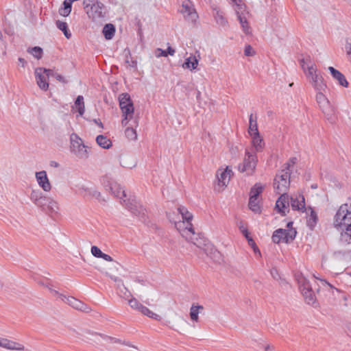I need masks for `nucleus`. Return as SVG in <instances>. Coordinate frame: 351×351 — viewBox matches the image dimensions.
Segmentation results:
<instances>
[{
	"label": "nucleus",
	"instance_id": "nucleus-1",
	"mask_svg": "<svg viewBox=\"0 0 351 351\" xmlns=\"http://www.w3.org/2000/svg\"><path fill=\"white\" fill-rule=\"evenodd\" d=\"M333 226L338 230H343L341 233V240L351 243V198L339 206L334 219Z\"/></svg>",
	"mask_w": 351,
	"mask_h": 351
},
{
	"label": "nucleus",
	"instance_id": "nucleus-2",
	"mask_svg": "<svg viewBox=\"0 0 351 351\" xmlns=\"http://www.w3.org/2000/svg\"><path fill=\"white\" fill-rule=\"evenodd\" d=\"M182 223H176V228L180 232L181 235L185 238V239L189 242L193 243L195 246L206 251L209 245L208 240L199 234H196L194 231L193 228L191 226L190 227H185L181 230Z\"/></svg>",
	"mask_w": 351,
	"mask_h": 351
},
{
	"label": "nucleus",
	"instance_id": "nucleus-3",
	"mask_svg": "<svg viewBox=\"0 0 351 351\" xmlns=\"http://www.w3.org/2000/svg\"><path fill=\"white\" fill-rule=\"evenodd\" d=\"M82 4L84 11L92 21H99L105 17V5L99 0H84Z\"/></svg>",
	"mask_w": 351,
	"mask_h": 351
},
{
	"label": "nucleus",
	"instance_id": "nucleus-4",
	"mask_svg": "<svg viewBox=\"0 0 351 351\" xmlns=\"http://www.w3.org/2000/svg\"><path fill=\"white\" fill-rule=\"evenodd\" d=\"M119 106L123 114L121 123L125 126L133 118L134 108L130 96L128 93H122L119 97Z\"/></svg>",
	"mask_w": 351,
	"mask_h": 351
},
{
	"label": "nucleus",
	"instance_id": "nucleus-5",
	"mask_svg": "<svg viewBox=\"0 0 351 351\" xmlns=\"http://www.w3.org/2000/svg\"><path fill=\"white\" fill-rule=\"evenodd\" d=\"M234 3V11L239 21L243 32L248 34L250 33V27L248 25L247 19L250 16V12L247 11L246 5L243 3L242 0H232Z\"/></svg>",
	"mask_w": 351,
	"mask_h": 351
},
{
	"label": "nucleus",
	"instance_id": "nucleus-6",
	"mask_svg": "<svg viewBox=\"0 0 351 351\" xmlns=\"http://www.w3.org/2000/svg\"><path fill=\"white\" fill-rule=\"evenodd\" d=\"M296 279L306 302L308 304L313 305L315 303L316 299L310 282L302 274L298 275Z\"/></svg>",
	"mask_w": 351,
	"mask_h": 351
},
{
	"label": "nucleus",
	"instance_id": "nucleus-7",
	"mask_svg": "<svg viewBox=\"0 0 351 351\" xmlns=\"http://www.w3.org/2000/svg\"><path fill=\"white\" fill-rule=\"evenodd\" d=\"M296 234L297 232L294 228L289 230L279 228L274 232L271 239L275 243L280 242L289 243L294 240Z\"/></svg>",
	"mask_w": 351,
	"mask_h": 351
},
{
	"label": "nucleus",
	"instance_id": "nucleus-8",
	"mask_svg": "<svg viewBox=\"0 0 351 351\" xmlns=\"http://www.w3.org/2000/svg\"><path fill=\"white\" fill-rule=\"evenodd\" d=\"M257 162L256 154L246 151L243 162L238 167L239 171L241 173L246 172L248 175L252 174L256 169Z\"/></svg>",
	"mask_w": 351,
	"mask_h": 351
},
{
	"label": "nucleus",
	"instance_id": "nucleus-9",
	"mask_svg": "<svg viewBox=\"0 0 351 351\" xmlns=\"http://www.w3.org/2000/svg\"><path fill=\"white\" fill-rule=\"evenodd\" d=\"M71 152L80 158L88 157L86 146L83 143L82 140L75 134L71 135Z\"/></svg>",
	"mask_w": 351,
	"mask_h": 351
},
{
	"label": "nucleus",
	"instance_id": "nucleus-10",
	"mask_svg": "<svg viewBox=\"0 0 351 351\" xmlns=\"http://www.w3.org/2000/svg\"><path fill=\"white\" fill-rule=\"evenodd\" d=\"M179 214L181 215L182 221H180V220L178 221L177 219L175 218V214L174 213H167V217L169 219L171 222H173L176 224V223L178 224L179 223H182L181 226V230L184 229L185 227H190L191 226L193 227V225L191 223V221L193 219V215L191 213H190L186 208L184 206H180L178 208Z\"/></svg>",
	"mask_w": 351,
	"mask_h": 351
},
{
	"label": "nucleus",
	"instance_id": "nucleus-11",
	"mask_svg": "<svg viewBox=\"0 0 351 351\" xmlns=\"http://www.w3.org/2000/svg\"><path fill=\"white\" fill-rule=\"evenodd\" d=\"M101 182L107 191H110L115 197L120 199L124 200L123 198L126 197L125 191L121 189L119 184L114 182L111 178L105 176L102 178Z\"/></svg>",
	"mask_w": 351,
	"mask_h": 351
},
{
	"label": "nucleus",
	"instance_id": "nucleus-12",
	"mask_svg": "<svg viewBox=\"0 0 351 351\" xmlns=\"http://www.w3.org/2000/svg\"><path fill=\"white\" fill-rule=\"evenodd\" d=\"M316 94V101L319 106V108L322 110V112L325 114L327 119L332 121V114H333V109L328 99V98L324 95V91H317Z\"/></svg>",
	"mask_w": 351,
	"mask_h": 351
},
{
	"label": "nucleus",
	"instance_id": "nucleus-13",
	"mask_svg": "<svg viewBox=\"0 0 351 351\" xmlns=\"http://www.w3.org/2000/svg\"><path fill=\"white\" fill-rule=\"evenodd\" d=\"M123 202L125 206L129 209L132 213L138 217V219L145 222L147 219L146 210L135 199H124Z\"/></svg>",
	"mask_w": 351,
	"mask_h": 351
},
{
	"label": "nucleus",
	"instance_id": "nucleus-14",
	"mask_svg": "<svg viewBox=\"0 0 351 351\" xmlns=\"http://www.w3.org/2000/svg\"><path fill=\"white\" fill-rule=\"evenodd\" d=\"M180 12L183 14L185 20L189 23L194 24L196 23L199 18L194 5L189 0L183 1Z\"/></svg>",
	"mask_w": 351,
	"mask_h": 351
},
{
	"label": "nucleus",
	"instance_id": "nucleus-15",
	"mask_svg": "<svg viewBox=\"0 0 351 351\" xmlns=\"http://www.w3.org/2000/svg\"><path fill=\"white\" fill-rule=\"evenodd\" d=\"M44 71H47V69L41 67L37 68L35 70V77L38 86L43 90H47L49 88V83L47 82V76Z\"/></svg>",
	"mask_w": 351,
	"mask_h": 351
},
{
	"label": "nucleus",
	"instance_id": "nucleus-16",
	"mask_svg": "<svg viewBox=\"0 0 351 351\" xmlns=\"http://www.w3.org/2000/svg\"><path fill=\"white\" fill-rule=\"evenodd\" d=\"M281 195L276 203V208L282 216L286 215V212H289V196L286 193H281Z\"/></svg>",
	"mask_w": 351,
	"mask_h": 351
},
{
	"label": "nucleus",
	"instance_id": "nucleus-17",
	"mask_svg": "<svg viewBox=\"0 0 351 351\" xmlns=\"http://www.w3.org/2000/svg\"><path fill=\"white\" fill-rule=\"evenodd\" d=\"M62 301L69 304L70 306H71L73 308L80 310L84 312H89L90 308L88 307L85 304H84L82 302L78 300L77 299L73 298V297H66V296H62Z\"/></svg>",
	"mask_w": 351,
	"mask_h": 351
},
{
	"label": "nucleus",
	"instance_id": "nucleus-18",
	"mask_svg": "<svg viewBox=\"0 0 351 351\" xmlns=\"http://www.w3.org/2000/svg\"><path fill=\"white\" fill-rule=\"evenodd\" d=\"M36 178L38 185L43 189V191L49 192L51 190V185L45 171L36 172Z\"/></svg>",
	"mask_w": 351,
	"mask_h": 351
},
{
	"label": "nucleus",
	"instance_id": "nucleus-19",
	"mask_svg": "<svg viewBox=\"0 0 351 351\" xmlns=\"http://www.w3.org/2000/svg\"><path fill=\"white\" fill-rule=\"evenodd\" d=\"M80 194L84 197L95 198L99 201H101V195L93 187L82 186L79 189Z\"/></svg>",
	"mask_w": 351,
	"mask_h": 351
},
{
	"label": "nucleus",
	"instance_id": "nucleus-20",
	"mask_svg": "<svg viewBox=\"0 0 351 351\" xmlns=\"http://www.w3.org/2000/svg\"><path fill=\"white\" fill-rule=\"evenodd\" d=\"M47 196L43 195L39 191L33 190L30 194V199L37 206L41 209H45V202H46Z\"/></svg>",
	"mask_w": 351,
	"mask_h": 351
},
{
	"label": "nucleus",
	"instance_id": "nucleus-21",
	"mask_svg": "<svg viewBox=\"0 0 351 351\" xmlns=\"http://www.w3.org/2000/svg\"><path fill=\"white\" fill-rule=\"evenodd\" d=\"M45 209L42 210L51 216L58 214L59 210L58 203L49 197H47L45 202Z\"/></svg>",
	"mask_w": 351,
	"mask_h": 351
},
{
	"label": "nucleus",
	"instance_id": "nucleus-22",
	"mask_svg": "<svg viewBox=\"0 0 351 351\" xmlns=\"http://www.w3.org/2000/svg\"><path fill=\"white\" fill-rule=\"evenodd\" d=\"M311 84L317 91L326 92L327 90V85L322 75L317 74L315 75L311 80Z\"/></svg>",
	"mask_w": 351,
	"mask_h": 351
},
{
	"label": "nucleus",
	"instance_id": "nucleus-23",
	"mask_svg": "<svg viewBox=\"0 0 351 351\" xmlns=\"http://www.w3.org/2000/svg\"><path fill=\"white\" fill-rule=\"evenodd\" d=\"M328 70L330 72L332 77L338 82L339 85L343 87L348 86L349 84L343 73L332 66H329Z\"/></svg>",
	"mask_w": 351,
	"mask_h": 351
},
{
	"label": "nucleus",
	"instance_id": "nucleus-24",
	"mask_svg": "<svg viewBox=\"0 0 351 351\" xmlns=\"http://www.w3.org/2000/svg\"><path fill=\"white\" fill-rule=\"evenodd\" d=\"M0 346L8 350H23L24 346L19 343L8 340L7 339L0 338Z\"/></svg>",
	"mask_w": 351,
	"mask_h": 351
},
{
	"label": "nucleus",
	"instance_id": "nucleus-25",
	"mask_svg": "<svg viewBox=\"0 0 351 351\" xmlns=\"http://www.w3.org/2000/svg\"><path fill=\"white\" fill-rule=\"evenodd\" d=\"M107 276H108L112 280H114L115 282H118V289L119 290V294L121 297L124 298H128L130 296V293L128 291V289L124 287L123 284L122 283V280L119 278L118 277H116L114 276H112L108 272L106 273Z\"/></svg>",
	"mask_w": 351,
	"mask_h": 351
},
{
	"label": "nucleus",
	"instance_id": "nucleus-26",
	"mask_svg": "<svg viewBox=\"0 0 351 351\" xmlns=\"http://www.w3.org/2000/svg\"><path fill=\"white\" fill-rule=\"evenodd\" d=\"M291 206L293 210L304 211L305 210V199L303 195L298 197H291Z\"/></svg>",
	"mask_w": 351,
	"mask_h": 351
},
{
	"label": "nucleus",
	"instance_id": "nucleus-27",
	"mask_svg": "<svg viewBox=\"0 0 351 351\" xmlns=\"http://www.w3.org/2000/svg\"><path fill=\"white\" fill-rule=\"evenodd\" d=\"M204 310V306L199 304H193L190 308L189 316L190 319L193 322H198L199 314Z\"/></svg>",
	"mask_w": 351,
	"mask_h": 351
},
{
	"label": "nucleus",
	"instance_id": "nucleus-28",
	"mask_svg": "<svg viewBox=\"0 0 351 351\" xmlns=\"http://www.w3.org/2000/svg\"><path fill=\"white\" fill-rule=\"evenodd\" d=\"M213 17L216 21V23L223 27H225L228 25V21L224 16L223 12L217 8H213Z\"/></svg>",
	"mask_w": 351,
	"mask_h": 351
},
{
	"label": "nucleus",
	"instance_id": "nucleus-29",
	"mask_svg": "<svg viewBox=\"0 0 351 351\" xmlns=\"http://www.w3.org/2000/svg\"><path fill=\"white\" fill-rule=\"evenodd\" d=\"M232 171L228 167L223 171L219 176H218L219 184L222 186H225L228 184L230 180L231 175H232Z\"/></svg>",
	"mask_w": 351,
	"mask_h": 351
},
{
	"label": "nucleus",
	"instance_id": "nucleus-30",
	"mask_svg": "<svg viewBox=\"0 0 351 351\" xmlns=\"http://www.w3.org/2000/svg\"><path fill=\"white\" fill-rule=\"evenodd\" d=\"M274 185V188L277 190L278 193H285L289 187L290 180H279V179L275 178Z\"/></svg>",
	"mask_w": 351,
	"mask_h": 351
},
{
	"label": "nucleus",
	"instance_id": "nucleus-31",
	"mask_svg": "<svg viewBox=\"0 0 351 351\" xmlns=\"http://www.w3.org/2000/svg\"><path fill=\"white\" fill-rule=\"evenodd\" d=\"M248 133L250 135H258L259 133L258 130L257 117L253 114L250 115Z\"/></svg>",
	"mask_w": 351,
	"mask_h": 351
},
{
	"label": "nucleus",
	"instance_id": "nucleus-32",
	"mask_svg": "<svg viewBox=\"0 0 351 351\" xmlns=\"http://www.w3.org/2000/svg\"><path fill=\"white\" fill-rule=\"evenodd\" d=\"M198 63L199 60L196 56L191 55L185 60V62L182 64V67L192 71L197 69Z\"/></svg>",
	"mask_w": 351,
	"mask_h": 351
},
{
	"label": "nucleus",
	"instance_id": "nucleus-33",
	"mask_svg": "<svg viewBox=\"0 0 351 351\" xmlns=\"http://www.w3.org/2000/svg\"><path fill=\"white\" fill-rule=\"evenodd\" d=\"M73 108H76L79 115L82 116L85 112V105L84 102V97L82 95L77 97Z\"/></svg>",
	"mask_w": 351,
	"mask_h": 351
},
{
	"label": "nucleus",
	"instance_id": "nucleus-34",
	"mask_svg": "<svg viewBox=\"0 0 351 351\" xmlns=\"http://www.w3.org/2000/svg\"><path fill=\"white\" fill-rule=\"evenodd\" d=\"M120 164L123 167L132 169L136 165L135 160L130 156H121L120 159Z\"/></svg>",
	"mask_w": 351,
	"mask_h": 351
},
{
	"label": "nucleus",
	"instance_id": "nucleus-35",
	"mask_svg": "<svg viewBox=\"0 0 351 351\" xmlns=\"http://www.w3.org/2000/svg\"><path fill=\"white\" fill-rule=\"evenodd\" d=\"M252 138V145L254 147L256 152H261L264 147V142L261 137L260 134L258 135H250Z\"/></svg>",
	"mask_w": 351,
	"mask_h": 351
},
{
	"label": "nucleus",
	"instance_id": "nucleus-36",
	"mask_svg": "<svg viewBox=\"0 0 351 351\" xmlns=\"http://www.w3.org/2000/svg\"><path fill=\"white\" fill-rule=\"evenodd\" d=\"M307 61H308L309 62L308 63V66H306V72L304 73H306L307 77H311V79H312L315 75H317L318 74L317 72V66L314 63L312 62L311 58H308L307 59Z\"/></svg>",
	"mask_w": 351,
	"mask_h": 351
},
{
	"label": "nucleus",
	"instance_id": "nucleus-37",
	"mask_svg": "<svg viewBox=\"0 0 351 351\" xmlns=\"http://www.w3.org/2000/svg\"><path fill=\"white\" fill-rule=\"evenodd\" d=\"M102 32L106 39L110 40L113 38L114 35L115 27L111 23L106 24L104 27Z\"/></svg>",
	"mask_w": 351,
	"mask_h": 351
},
{
	"label": "nucleus",
	"instance_id": "nucleus-38",
	"mask_svg": "<svg viewBox=\"0 0 351 351\" xmlns=\"http://www.w3.org/2000/svg\"><path fill=\"white\" fill-rule=\"evenodd\" d=\"M96 142L104 149H109L112 146L111 141L104 135L97 136L96 138Z\"/></svg>",
	"mask_w": 351,
	"mask_h": 351
},
{
	"label": "nucleus",
	"instance_id": "nucleus-39",
	"mask_svg": "<svg viewBox=\"0 0 351 351\" xmlns=\"http://www.w3.org/2000/svg\"><path fill=\"white\" fill-rule=\"evenodd\" d=\"M310 214L308 215L306 219L307 226L312 230L315 227L317 221V216L316 213L311 208H309Z\"/></svg>",
	"mask_w": 351,
	"mask_h": 351
},
{
	"label": "nucleus",
	"instance_id": "nucleus-40",
	"mask_svg": "<svg viewBox=\"0 0 351 351\" xmlns=\"http://www.w3.org/2000/svg\"><path fill=\"white\" fill-rule=\"evenodd\" d=\"M56 27L64 33L66 38L69 39L71 37V34L69 30L68 25L66 22L58 20L56 22Z\"/></svg>",
	"mask_w": 351,
	"mask_h": 351
},
{
	"label": "nucleus",
	"instance_id": "nucleus-41",
	"mask_svg": "<svg viewBox=\"0 0 351 351\" xmlns=\"http://www.w3.org/2000/svg\"><path fill=\"white\" fill-rule=\"evenodd\" d=\"M64 8L59 10V14L63 16H67L71 12L72 1L64 0L63 2Z\"/></svg>",
	"mask_w": 351,
	"mask_h": 351
},
{
	"label": "nucleus",
	"instance_id": "nucleus-42",
	"mask_svg": "<svg viewBox=\"0 0 351 351\" xmlns=\"http://www.w3.org/2000/svg\"><path fill=\"white\" fill-rule=\"evenodd\" d=\"M248 206L255 213H261V208L257 198L250 197Z\"/></svg>",
	"mask_w": 351,
	"mask_h": 351
},
{
	"label": "nucleus",
	"instance_id": "nucleus-43",
	"mask_svg": "<svg viewBox=\"0 0 351 351\" xmlns=\"http://www.w3.org/2000/svg\"><path fill=\"white\" fill-rule=\"evenodd\" d=\"M142 314L150 317V318H152V319H156V320H160V315H157L156 313L152 312L151 310H149L147 307L142 305L141 308L139 309V311Z\"/></svg>",
	"mask_w": 351,
	"mask_h": 351
},
{
	"label": "nucleus",
	"instance_id": "nucleus-44",
	"mask_svg": "<svg viewBox=\"0 0 351 351\" xmlns=\"http://www.w3.org/2000/svg\"><path fill=\"white\" fill-rule=\"evenodd\" d=\"M125 134L130 141H135L137 139V134L132 127H128L125 130Z\"/></svg>",
	"mask_w": 351,
	"mask_h": 351
},
{
	"label": "nucleus",
	"instance_id": "nucleus-45",
	"mask_svg": "<svg viewBox=\"0 0 351 351\" xmlns=\"http://www.w3.org/2000/svg\"><path fill=\"white\" fill-rule=\"evenodd\" d=\"M263 186L259 184H256L254 187L251 189L250 191V197H253L254 198L258 197V195L263 192Z\"/></svg>",
	"mask_w": 351,
	"mask_h": 351
},
{
	"label": "nucleus",
	"instance_id": "nucleus-46",
	"mask_svg": "<svg viewBox=\"0 0 351 351\" xmlns=\"http://www.w3.org/2000/svg\"><path fill=\"white\" fill-rule=\"evenodd\" d=\"M290 171L282 169L276 176L275 178L279 179V180H290Z\"/></svg>",
	"mask_w": 351,
	"mask_h": 351
},
{
	"label": "nucleus",
	"instance_id": "nucleus-47",
	"mask_svg": "<svg viewBox=\"0 0 351 351\" xmlns=\"http://www.w3.org/2000/svg\"><path fill=\"white\" fill-rule=\"evenodd\" d=\"M28 51L37 59L41 58L43 55V49L40 47H34L29 49Z\"/></svg>",
	"mask_w": 351,
	"mask_h": 351
},
{
	"label": "nucleus",
	"instance_id": "nucleus-48",
	"mask_svg": "<svg viewBox=\"0 0 351 351\" xmlns=\"http://www.w3.org/2000/svg\"><path fill=\"white\" fill-rule=\"evenodd\" d=\"M128 304L131 308L139 311V309L142 306V304H141L136 298H132L128 300Z\"/></svg>",
	"mask_w": 351,
	"mask_h": 351
},
{
	"label": "nucleus",
	"instance_id": "nucleus-49",
	"mask_svg": "<svg viewBox=\"0 0 351 351\" xmlns=\"http://www.w3.org/2000/svg\"><path fill=\"white\" fill-rule=\"evenodd\" d=\"M245 237L248 240L249 245L253 248L254 252L255 253L258 252L259 254H261L260 250H258V248L257 245H256L254 241L252 238H249L248 237V232H247V230L245 232Z\"/></svg>",
	"mask_w": 351,
	"mask_h": 351
},
{
	"label": "nucleus",
	"instance_id": "nucleus-50",
	"mask_svg": "<svg viewBox=\"0 0 351 351\" xmlns=\"http://www.w3.org/2000/svg\"><path fill=\"white\" fill-rule=\"evenodd\" d=\"M91 253L94 256L100 258L103 252L97 246H92Z\"/></svg>",
	"mask_w": 351,
	"mask_h": 351
},
{
	"label": "nucleus",
	"instance_id": "nucleus-51",
	"mask_svg": "<svg viewBox=\"0 0 351 351\" xmlns=\"http://www.w3.org/2000/svg\"><path fill=\"white\" fill-rule=\"evenodd\" d=\"M244 53L246 56H253L255 51L250 45H246L244 49Z\"/></svg>",
	"mask_w": 351,
	"mask_h": 351
},
{
	"label": "nucleus",
	"instance_id": "nucleus-52",
	"mask_svg": "<svg viewBox=\"0 0 351 351\" xmlns=\"http://www.w3.org/2000/svg\"><path fill=\"white\" fill-rule=\"evenodd\" d=\"M155 56L157 57V58H160L161 56H163V57H167V53L166 51L165 50H162V49L160 48H157L155 51Z\"/></svg>",
	"mask_w": 351,
	"mask_h": 351
},
{
	"label": "nucleus",
	"instance_id": "nucleus-53",
	"mask_svg": "<svg viewBox=\"0 0 351 351\" xmlns=\"http://www.w3.org/2000/svg\"><path fill=\"white\" fill-rule=\"evenodd\" d=\"M296 161H297V158L295 157H292L291 158L288 162L285 164V169L286 170H288V171H290L289 170V167L291 166H293L295 163H296Z\"/></svg>",
	"mask_w": 351,
	"mask_h": 351
},
{
	"label": "nucleus",
	"instance_id": "nucleus-54",
	"mask_svg": "<svg viewBox=\"0 0 351 351\" xmlns=\"http://www.w3.org/2000/svg\"><path fill=\"white\" fill-rule=\"evenodd\" d=\"M308 58H310V57L308 56L306 58H302V59L300 60V64L301 67H302V70L304 71V72H306V66H308V63L309 62L308 61H307V59Z\"/></svg>",
	"mask_w": 351,
	"mask_h": 351
},
{
	"label": "nucleus",
	"instance_id": "nucleus-55",
	"mask_svg": "<svg viewBox=\"0 0 351 351\" xmlns=\"http://www.w3.org/2000/svg\"><path fill=\"white\" fill-rule=\"evenodd\" d=\"M100 258L104 259L106 261H113L112 258L110 255L104 254V253H102Z\"/></svg>",
	"mask_w": 351,
	"mask_h": 351
},
{
	"label": "nucleus",
	"instance_id": "nucleus-56",
	"mask_svg": "<svg viewBox=\"0 0 351 351\" xmlns=\"http://www.w3.org/2000/svg\"><path fill=\"white\" fill-rule=\"evenodd\" d=\"M51 293L53 295V296H58L59 297L61 300L62 301V296H64V295L60 293L58 291H57L56 290H51Z\"/></svg>",
	"mask_w": 351,
	"mask_h": 351
},
{
	"label": "nucleus",
	"instance_id": "nucleus-57",
	"mask_svg": "<svg viewBox=\"0 0 351 351\" xmlns=\"http://www.w3.org/2000/svg\"><path fill=\"white\" fill-rule=\"evenodd\" d=\"M345 48H346L347 54L351 55V43L347 42Z\"/></svg>",
	"mask_w": 351,
	"mask_h": 351
},
{
	"label": "nucleus",
	"instance_id": "nucleus-58",
	"mask_svg": "<svg viewBox=\"0 0 351 351\" xmlns=\"http://www.w3.org/2000/svg\"><path fill=\"white\" fill-rule=\"evenodd\" d=\"M57 80H58L59 82H61L64 84H66L67 83V80L61 75H57V78H56Z\"/></svg>",
	"mask_w": 351,
	"mask_h": 351
},
{
	"label": "nucleus",
	"instance_id": "nucleus-59",
	"mask_svg": "<svg viewBox=\"0 0 351 351\" xmlns=\"http://www.w3.org/2000/svg\"><path fill=\"white\" fill-rule=\"evenodd\" d=\"M166 51L167 53V56L168 55L173 56L175 54V52H176L175 49H173L171 47H168L167 50Z\"/></svg>",
	"mask_w": 351,
	"mask_h": 351
},
{
	"label": "nucleus",
	"instance_id": "nucleus-60",
	"mask_svg": "<svg viewBox=\"0 0 351 351\" xmlns=\"http://www.w3.org/2000/svg\"><path fill=\"white\" fill-rule=\"evenodd\" d=\"M46 74V75L47 76V77L49 78L50 76H53V74H54V71L52 70V69H47V71H44Z\"/></svg>",
	"mask_w": 351,
	"mask_h": 351
},
{
	"label": "nucleus",
	"instance_id": "nucleus-61",
	"mask_svg": "<svg viewBox=\"0 0 351 351\" xmlns=\"http://www.w3.org/2000/svg\"><path fill=\"white\" fill-rule=\"evenodd\" d=\"M19 64L21 65V66L25 67V64H26V61L25 60V59H23L22 58H19Z\"/></svg>",
	"mask_w": 351,
	"mask_h": 351
},
{
	"label": "nucleus",
	"instance_id": "nucleus-62",
	"mask_svg": "<svg viewBox=\"0 0 351 351\" xmlns=\"http://www.w3.org/2000/svg\"><path fill=\"white\" fill-rule=\"evenodd\" d=\"M108 339H110L112 343H121L120 339H117L112 337H108Z\"/></svg>",
	"mask_w": 351,
	"mask_h": 351
},
{
	"label": "nucleus",
	"instance_id": "nucleus-63",
	"mask_svg": "<svg viewBox=\"0 0 351 351\" xmlns=\"http://www.w3.org/2000/svg\"><path fill=\"white\" fill-rule=\"evenodd\" d=\"M50 165L53 167H58L59 166V164L57 162L51 161L50 162Z\"/></svg>",
	"mask_w": 351,
	"mask_h": 351
},
{
	"label": "nucleus",
	"instance_id": "nucleus-64",
	"mask_svg": "<svg viewBox=\"0 0 351 351\" xmlns=\"http://www.w3.org/2000/svg\"><path fill=\"white\" fill-rule=\"evenodd\" d=\"M274 348L272 346H270L269 345L267 346L265 348V351H273Z\"/></svg>",
	"mask_w": 351,
	"mask_h": 351
}]
</instances>
